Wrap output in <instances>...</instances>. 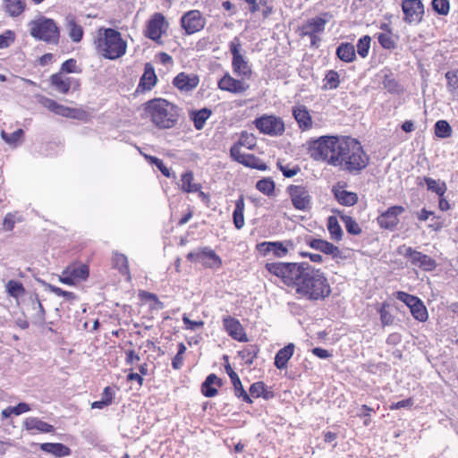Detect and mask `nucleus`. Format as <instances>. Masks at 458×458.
Masks as SVG:
<instances>
[{"instance_id":"f257e3e1","label":"nucleus","mask_w":458,"mask_h":458,"mask_svg":"<svg viewBox=\"0 0 458 458\" xmlns=\"http://www.w3.org/2000/svg\"><path fill=\"white\" fill-rule=\"evenodd\" d=\"M265 268L284 285L294 290L295 294L308 301L327 298L331 288L324 273L307 262H267Z\"/></svg>"},{"instance_id":"f03ea898","label":"nucleus","mask_w":458,"mask_h":458,"mask_svg":"<svg viewBox=\"0 0 458 458\" xmlns=\"http://www.w3.org/2000/svg\"><path fill=\"white\" fill-rule=\"evenodd\" d=\"M144 112L159 129L173 128L180 115L178 106L163 98H155L145 103Z\"/></svg>"},{"instance_id":"7ed1b4c3","label":"nucleus","mask_w":458,"mask_h":458,"mask_svg":"<svg viewBox=\"0 0 458 458\" xmlns=\"http://www.w3.org/2000/svg\"><path fill=\"white\" fill-rule=\"evenodd\" d=\"M94 44L99 55L106 59L115 60L126 53L127 43L119 31L101 28L98 30Z\"/></svg>"},{"instance_id":"20e7f679","label":"nucleus","mask_w":458,"mask_h":458,"mask_svg":"<svg viewBox=\"0 0 458 458\" xmlns=\"http://www.w3.org/2000/svg\"><path fill=\"white\" fill-rule=\"evenodd\" d=\"M347 148L342 157L343 161L338 166L350 173H358L364 169L369 164V157L364 152L360 143L352 138Z\"/></svg>"},{"instance_id":"39448f33","label":"nucleus","mask_w":458,"mask_h":458,"mask_svg":"<svg viewBox=\"0 0 458 458\" xmlns=\"http://www.w3.org/2000/svg\"><path fill=\"white\" fill-rule=\"evenodd\" d=\"M30 34L37 39L47 43L57 44L59 39V29L52 19L41 17L30 23Z\"/></svg>"},{"instance_id":"423d86ee","label":"nucleus","mask_w":458,"mask_h":458,"mask_svg":"<svg viewBox=\"0 0 458 458\" xmlns=\"http://www.w3.org/2000/svg\"><path fill=\"white\" fill-rule=\"evenodd\" d=\"M230 52L233 55L232 67L235 75L249 80L251 77L252 70L246 57L242 54V43L239 38L235 37L229 43Z\"/></svg>"},{"instance_id":"0eeeda50","label":"nucleus","mask_w":458,"mask_h":458,"mask_svg":"<svg viewBox=\"0 0 458 458\" xmlns=\"http://www.w3.org/2000/svg\"><path fill=\"white\" fill-rule=\"evenodd\" d=\"M335 142L336 136H321L307 142L308 150L314 160L327 162L332 148L334 147L339 148Z\"/></svg>"},{"instance_id":"6e6552de","label":"nucleus","mask_w":458,"mask_h":458,"mask_svg":"<svg viewBox=\"0 0 458 458\" xmlns=\"http://www.w3.org/2000/svg\"><path fill=\"white\" fill-rule=\"evenodd\" d=\"M397 253L409 259L414 267L425 271H432L436 268L437 263L431 257L418 251L411 247L403 244L397 248Z\"/></svg>"},{"instance_id":"1a4fd4ad","label":"nucleus","mask_w":458,"mask_h":458,"mask_svg":"<svg viewBox=\"0 0 458 458\" xmlns=\"http://www.w3.org/2000/svg\"><path fill=\"white\" fill-rule=\"evenodd\" d=\"M260 132L269 136H280L284 133V123L280 117L275 115H263L254 122Z\"/></svg>"},{"instance_id":"9d476101","label":"nucleus","mask_w":458,"mask_h":458,"mask_svg":"<svg viewBox=\"0 0 458 458\" xmlns=\"http://www.w3.org/2000/svg\"><path fill=\"white\" fill-rule=\"evenodd\" d=\"M293 206L301 211L311 208L312 197L310 191L302 185H290L287 188Z\"/></svg>"},{"instance_id":"9b49d317","label":"nucleus","mask_w":458,"mask_h":458,"mask_svg":"<svg viewBox=\"0 0 458 458\" xmlns=\"http://www.w3.org/2000/svg\"><path fill=\"white\" fill-rule=\"evenodd\" d=\"M168 23L165 16L160 13H154L147 22L144 35L155 42H160V39L166 32Z\"/></svg>"},{"instance_id":"f8f14e48","label":"nucleus","mask_w":458,"mask_h":458,"mask_svg":"<svg viewBox=\"0 0 458 458\" xmlns=\"http://www.w3.org/2000/svg\"><path fill=\"white\" fill-rule=\"evenodd\" d=\"M396 298L405 303L411 310L413 318L419 321L424 322L428 319V311L421 300L414 295L405 292H397Z\"/></svg>"},{"instance_id":"ddd939ff","label":"nucleus","mask_w":458,"mask_h":458,"mask_svg":"<svg viewBox=\"0 0 458 458\" xmlns=\"http://www.w3.org/2000/svg\"><path fill=\"white\" fill-rule=\"evenodd\" d=\"M181 25L187 35H191L204 29L206 18L199 10H191L182 16Z\"/></svg>"},{"instance_id":"4468645a","label":"nucleus","mask_w":458,"mask_h":458,"mask_svg":"<svg viewBox=\"0 0 458 458\" xmlns=\"http://www.w3.org/2000/svg\"><path fill=\"white\" fill-rule=\"evenodd\" d=\"M294 243L292 240L284 242H264L258 245L259 251L267 254L273 252L275 257L278 259L284 258L289 251L294 250Z\"/></svg>"},{"instance_id":"2eb2a0df","label":"nucleus","mask_w":458,"mask_h":458,"mask_svg":"<svg viewBox=\"0 0 458 458\" xmlns=\"http://www.w3.org/2000/svg\"><path fill=\"white\" fill-rule=\"evenodd\" d=\"M187 259L192 262H199L206 267H218L221 265L219 257L214 250L208 248L188 253Z\"/></svg>"},{"instance_id":"dca6fc26","label":"nucleus","mask_w":458,"mask_h":458,"mask_svg":"<svg viewBox=\"0 0 458 458\" xmlns=\"http://www.w3.org/2000/svg\"><path fill=\"white\" fill-rule=\"evenodd\" d=\"M217 86L221 90L233 94H242L250 88L246 79H235L229 73H225L218 81Z\"/></svg>"},{"instance_id":"f3484780","label":"nucleus","mask_w":458,"mask_h":458,"mask_svg":"<svg viewBox=\"0 0 458 458\" xmlns=\"http://www.w3.org/2000/svg\"><path fill=\"white\" fill-rule=\"evenodd\" d=\"M404 21L408 23L420 22L424 14V6L420 0H404L402 4Z\"/></svg>"},{"instance_id":"a211bd4d","label":"nucleus","mask_w":458,"mask_h":458,"mask_svg":"<svg viewBox=\"0 0 458 458\" xmlns=\"http://www.w3.org/2000/svg\"><path fill=\"white\" fill-rule=\"evenodd\" d=\"M404 212L402 206L390 207L377 217V223L381 228L394 229L399 223V216Z\"/></svg>"},{"instance_id":"6ab92c4d","label":"nucleus","mask_w":458,"mask_h":458,"mask_svg":"<svg viewBox=\"0 0 458 458\" xmlns=\"http://www.w3.org/2000/svg\"><path fill=\"white\" fill-rule=\"evenodd\" d=\"M231 157L237 162L244 165L245 166L257 168L259 170H265L266 165L260 164L259 158L250 154H245L238 149L237 146H232L230 149Z\"/></svg>"},{"instance_id":"aec40b11","label":"nucleus","mask_w":458,"mask_h":458,"mask_svg":"<svg viewBox=\"0 0 458 458\" xmlns=\"http://www.w3.org/2000/svg\"><path fill=\"white\" fill-rule=\"evenodd\" d=\"M351 137L346 136H336V142L335 145L339 146V148L337 147H334L332 148V152L329 154V157L327 158V163L333 166H338L341 165V162L343 161V155H344V151L347 148L349 145V140H351Z\"/></svg>"},{"instance_id":"412c9836","label":"nucleus","mask_w":458,"mask_h":458,"mask_svg":"<svg viewBox=\"0 0 458 458\" xmlns=\"http://www.w3.org/2000/svg\"><path fill=\"white\" fill-rule=\"evenodd\" d=\"M223 325L228 335L239 342H247L248 338L239 320L226 316L223 318Z\"/></svg>"},{"instance_id":"4be33fe9","label":"nucleus","mask_w":458,"mask_h":458,"mask_svg":"<svg viewBox=\"0 0 458 458\" xmlns=\"http://www.w3.org/2000/svg\"><path fill=\"white\" fill-rule=\"evenodd\" d=\"M293 115L301 131H309L313 127L312 117L306 106L302 105L293 106Z\"/></svg>"},{"instance_id":"5701e85b","label":"nucleus","mask_w":458,"mask_h":458,"mask_svg":"<svg viewBox=\"0 0 458 458\" xmlns=\"http://www.w3.org/2000/svg\"><path fill=\"white\" fill-rule=\"evenodd\" d=\"M24 428L32 433H51L55 430L54 426L36 417H29L23 421Z\"/></svg>"},{"instance_id":"b1692460","label":"nucleus","mask_w":458,"mask_h":458,"mask_svg":"<svg viewBox=\"0 0 458 458\" xmlns=\"http://www.w3.org/2000/svg\"><path fill=\"white\" fill-rule=\"evenodd\" d=\"M157 83V75L155 73L154 67L151 64L147 63L144 68V73L142 74L140 83L137 88V91H147L150 90Z\"/></svg>"},{"instance_id":"393cba45","label":"nucleus","mask_w":458,"mask_h":458,"mask_svg":"<svg viewBox=\"0 0 458 458\" xmlns=\"http://www.w3.org/2000/svg\"><path fill=\"white\" fill-rule=\"evenodd\" d=\"M326 23L327 21L320 17L310 19L302 26V34L310 36L311 42L314 43L317 33H320L325 30Z\"/></svg>"},{"instance_id":"a878e982","label":"nucleus","mask_w":458,"mask_h":458,"mask_svg":"<svg viewBox=\"0 0 458 458\" xmlns=\"http://www.w3.org/2000/svg\"><path fill=\"white\" fill-rule=\"evenodd\" d=\"M198 84L199 79L193 74L181 72L174 79V85L180 90L183 91H190L195 89Z\"/></svg>"},{"instance_id":"bb28decb","label":"nucleus","mask_w":458,"mask_h":458,"mask_svg":"<svg viewBox=\"0 0 458 458\" xmlns=\"http://www.w3.org/2000/svg\"><path fill=\"white\" fill-rule=\"evenodd\" d=\"M225 370L228 376L231 378L232 384L233 386L234 394L237 397L242 398V400L246 403H251L252 400L250 395L244 390L242 384L238 377V375L233 370L230 364L225 366Z\"/></svg>"},{"instance_id":"cd10ccee","label":"nucleus","mask_w":458,"mask_h":458,"mask_svg":"<svg viewBox=\"0 0 458 458\" xmlns=\"http://www.w3.org/2000/svg\"><path fill=\"white\" fill-rule=\"evenodd\" d=\"M309 246L316 250L321 251L327 255L338 257L340 250L327 241L322 239H312L308 242Z\"/></svg>"},{"instance_id":"c85d7f7f","label":"nucleus","mask_w":458,"mask_h":458,"mask_svg":"<svg viewBox=\"0 0 458 458\" xmlns=\"http://www.w3.org/2000/svg\"><path fill=\"white\" fill-rule=\"evenodd\" d=\"M40 449L55 458L69 456L72 453L67 445L61 443H43L40 445Z\"/></svg>"},{"instance_id":"c756f323","label":"nucleus","mask_w":458,"mask_h":458,"mask_svg":"<svg viewBox=\"0 0 458 458\" xmlns=\"http://www.w3.org/2000/svg\"><path fill=\"white\" fill-rule=\"evenodd\" d=\"M112 265L123 276H126L127 281L131 280V276L129 269L128 258L124 254L114 252L112 257Z\"/></svg>"},{"instance_id":"7c9ffc66","label":"nucleus","mask_w":458,"mask_h":458,"mask_svg":"<svg viewBox=\"0 0 458 458\" xmlns=\"http://www.w3.org/2000/svg\"><path fill=\"white\" fill-rule=\"evenodd\" d=\"M179 187L183 192L187 193L199 191L201 189L199 183L194 182V176L191 171L185 172L181 175Z\"/></svg>"},{"instance_id":"2f4dec72","label":"nucleus","mask_w":458,"mask_h":458,"mask_svg":"<svg viewBox=\"0 0 458 458\" xmlns=\"http://www.w3.org/2000/svg\"><path fill=\"white\" fill-rule=\"evenodd\" d=\"M293 344H289L279 350L275 357V366L279 369L285 368L288 360L293 357Z\"/></svg>"},{"instance_id":"473e14b6","label":"nucleus","mask_w":458,"mask_h":458,"mask_svg":"<svg viewBox=\"0 0 458 458\" xmlns=\"http://www.w3.org/2000/svg\"><path fill=\"white\" fill-rule=\"evenodd\" d=\"M222 385L221 379L215 374H210L207 377L206 380L201 386L202 394L207 397H213L217 394V390L213 386H220Z\"/></svg>"},{"instance_id":"72a5a7b5","label":"nucleus","mask_w":458,"mask_h":458,"mask_svg":"<svg viewBox=\"0 0 458 458\" xmlns=\"http://www.w3.org/2000/svg\"><path fill=\"white\" fill-rule=\"evenodd\" d=\"M69 37L73 42H80L83 37V29L79 25L73 16L68 15L65 19Z\"/></svg>"},{"instance_id":"f704fd0d","label":"nucleus","mask_w":458,"mask_h":458,"mask_svg":"<svg viewBox=\"0 0 458 458\" xmlns=\"http://www.w3.org/2000/svg\"><path fill=\"white\" fill-rule=\"evenodd\" d=\"M212 112L208 108H202L198 111H191L190 113V118L194 123V127L197 130L203 129L207 120L210 117Z\"/></svg>"},{"instance_id":"c9c22d12","label":"nucleus","mask_w":458,"mask_h":458,"mask_svg":"<svg viewBox=\"0 0 458 458\" xmlns=\"http://www.w3.org/2000/svg\"><path fill=\"white\" fill-rule=\"evenodd\" d=\"M52 85L55 89L61 93H67L71 88V80L69 77L64 76L63 73L53 74L50 78Z\"/></svg>"},{"instance_id":"e433bc0d","label":"nucleus","mask_w":458,"mask_h":458,"mask_svg":"<svg viewBox=\"0 0 458 458\" xmlns=\"http://www.w3.org/2000/svg\"><path fill=\"white\" fill-rule=\"evenodd\" d=\"M244 208H245V203L243 196H241L236 201H235V208L233 213V219L234 226L237 229H241L244 225Z\"/></svg>"},{"instance_id":"4c0bfd02","label":"nucleus","mask_w":458,"mask_h":458,"mask_svg":"<svg viewBox=\"0 0 458 458\" xmlns=\"http://www.w3.org/2000/svg\"><path fill=\"white\" fill-rule=\"evenodd\" d=\"M337 56L344 62H352L355 57V47L350 43H342L336 49Z\"/></svg>"},{"instance_id":"58836bf2","label":"nucleus","mask_w":458,"mask_h":458,"mask_svg":"<svg viewBox=\"0 0 458 458\" xmlns=\"http://www.w3.org/2000/svg\"><path fill=\"white\" fill-rule=\"evenodd\" d=\"M67 273H70L75 282L79 283L89 276V267L84 264H72L67 267Z\"/></svg>"},{"instance_id":"ea45409f","label":"nucleus","mask_w":458,"mask_h":458,"mask_svg":"<svg viewBox=\"0 0 458 458\" xmlns=\"http://www.w3.org/2000/svg\"><path fill=\"white\" fill-rule=\"evenodd\" d=\"M335 195L338 202L342 205L353 206L358 201V196L356 193L344 190L336 191Z\"/></svg>"},{"instance_id":"a19ab883","label":"nucleus","mask_w":458,"mask_h":458,"mask_svg":"<svg viewBox=\"0 0 458 458\" xmlns=\"http://www.w3.org/2000/svg\"><path fill=\"white\" fill-rule=\"evenodd\" d=\"M256 137L252 133L243 131L241 133L239 140L233 146H237L239 150H242V147L252 149L256 146Z\"/></svg>"},{"instance_id":"79ce46f5","label":"nucleus","mask_w":458,"mask_h":458,"mask_svg":"<svg viewBox=\"0 0 458 458\" xmlns=\"http://www.w3.org/2000/svg\"><path fill=\"white\" fill-rule=\"evenodd\" d=\"M377 38L380 46L386 49H393L396 46L395 39L391 30L377 33Z\"/></svg>"},{"instance_id":"37998d69","label":"nucleus","mask_w":458,"mask_h":458,"mask_svg":"<svg viewBox=\"0 0 458 458\" xmlns=\"http://www.w3.org/2000/svg\"><path fill=\"white\" fill-rule=\"evenodd\" d=\"M327 229L333 240L340 241L342 239L343 230L335 216H329L327 222Z\"/></svg>"},{"instance_id":"c03bdc74","label":"nucleus","mask_w":458,"mask_h":458,"mask_svg":"<svg viewBox=\"0 0 458 458\" xmlns=\"http://www.w3.org/2000/svg\"><path fill=\"white\" fill-rule=\"evenodd\" d=\"M6 3V11L11 16H18L25 8L23 0H4Z\"/></svg>"},{"instance_id":"a18cd8bd","label":"nucleus","mask_w":458,"mask_h":458,"mask_svg":"<svg viewBox=\"0 0 458 458\" xmlns=\"http://www.w3.org/2000/svg\"><path fill=\"white\" fill-rule=\"evenodd\" d=\"M425 182L429 191L436 192L439 197H443L447 188L444 182L437 181L435 179L426 177Z\"/></svg>"},{"instance_id":"49530a36","label":"nucleus","mask_w":458,"mask_h":458,"mask_svg":"<svg viewBox=\"0 0 458 458\" xmlns=\"http://www.w3.org/2000/svg\"><path fill=\"white\" fill-rule=\"evenodd\" d=\"M23 130L18 129L11 134L6 133L4 131H1L2 139L10 146L16 147L21 141L23 137Z\"/></svg>"},{"instance_id":"de8ad7c7","label":"nucleus","mask_w":458,"mask_h":458,"mask_svg":"<svg viewBox=\"0 0 458 458\" xmlns=\"http://www.w3.org/2000/svg\"><path fill=\"white\" fill-rule=\"evenodd\" d=\"M143 156L145 159L148 160L150 164L155 165L160 170L163 175H165L167 178H175L174 174L172 173L171 170L164 165L161 159L147 154H143Z\"/></svg>"},{"instance_id":"09e8293b","label":"nucleus","mask_w":458,"mask_h":458,"mask_svg":"<svg viewBox=\"0 0 458 458\" xmlns=\"http://www.w3.org/2000/svg\"><path fill=\"white\" fill-rule=\"evenodd\" d=\"M435 134L438 138H448L452 134V128L446 121L439 120L435 124Z\"/></svg>"},{"instance_id":"8fccbe9b","label":"nucleus","mask_w":458,"mask_h":458,"mask_svg":"<svg viewBox=\"0 0 458 458\" xmlns=\"http://www.w3.org/2000/svg\"><path fill=\"white\" fill-rule=\"evenodd\" d=\"M340 83L339 74L337 72L330 70L324 79V88L326 89H335Z\"/></svg>"},{"instance_id":"3c124183","label":"nucleus","mask_w":458,"mask_h":458,"mask_svg":"<svg viewBox=\"0 0 458 458\" xmlns=\"http://www.w3.org/2000/svg\"><path fill=\"white\" fill-rule=\"evenodd\" d=\"M6 291L12 297L14 298H18L25 293V289L22 284L15 280H10L7 283Z\"/></svg>"},{"instance_id":"603ef678","label":"nucleus","mask_w":458,"mask_h":458,"mask_svg":"<svg viewBox=\"0 0 458 458\" xmlns=\"http://www.w3.org/2000/svg\"><path fill=\"white\" fill-rule=\"evenodd\" d=\"M344 226L346 228V231L353 235H358L361 233V229L358 223L351 216H344L341 217Z\"/></svg>"},{"instance_id":"864d4df0","label":"nucleus","mask_w":458,"mask_h":458,"mask_svg":"<svg viewBox=\"0 0 458 458\" xmlns=\"http://www.w3.org/2000/svg\"><path fill=\"white\" fill-rule=\"evenodd\" d=\"M370 41H371V38L368 35L363 36L362 38H360L358 40V43L356 46L357 52H358L359 55L361 56L362 58H365L368 56L369 50L370 48Z\"/></svg>"},{"instance_id":"5fc2aeb1","label":"nucleus","mask_w":458,"mask_h":458,"mask_svg":"<svg viewBox=\"0 0 458 458\" xmlns=\"http://www.w3.org/2000/svg\"><path fill=\"white\" fill-rule=\"evenodd\" d=\"M445 77L447 81L448 91L454 94L458 90V70L447 72Z\"/></svg>"},{"instance_id":"6e6d98bb","label":"nucleus","mask_w":458,"mask_h":458,"mask_svg":"<svg viewBox=\"0 0 458 458\" xmlns=\"http://www.w3.org/2000/svg\"><path fill=\"white\" fill-rule=\"evenodd\" d=\"M433 10L440 15H447L450 10L448 0H432Z\"/></svg>"},{"instance_id":"4d7b16f0","label":"nucleus","mask_w":458,"mask_h":458,"mask_svg":"<svg viewBox=\"0 0 458 458\" xmlns=\"http://www.w3.org/2000/svg\"><path fill=\"white\" fill-rule=\"evenodd\" d=\"M256 188L260 192L270 195L275 190V183L271 179H262L257 182Z\"/></svg>"},{"instance_id":"13d9d810","label":"nucleus","mask_w":458,"mask_h":458,"mask_svg":"<svg viewBox=\"0 0 458 458\" xmlns=\"http://www.w3.org/2000/svg\"><path fill=\"white\" fill-rule=\"evenodd\" d=\"M277 166L283 174L287 178L293 177L300 171V168L297 165H291L289 164L284 165L281 161L277 163Z\"/></svg>"},{"instance_id":"bf43d9fd","label":"nucleus","mask_w":458,"mask_h":458,"mask_svg":"<svg viewBox=\"0 0 458 458\" xmlns=\"http://www.w3.org/2000/svg\"><path fill=\"white\" fill-rule=\"evenodd\" d=\"M250 397L252 396L254 398H259L263 396L264 398H267L265 395V385L263 382H255L250 387Z\"/></svg>"},{"instance_id":"052dcab7","label":"nucleus","mask_w":458,"mask_h":458,"mask_svg":"<svg viewBox=\"0 0 458 458\" xmlns=\"http://www.w3.org/2000/svg\"><path fill=\"white\" fill-rule=\"evenodd\" d=\"M258 348L255 345H250L246 347L244 350L240 352L242 359L245 360L246 363L251 364L253 362L254 358L257 356Z\"/></svg>"},{"instance_id":"680f3d73","label":"nucleus","mask_w":458,"mask_h":458,"mask_svg":"<svg viewBox=\"0 0 458 458\" xmlns=\"http://www.w3.org/2000/svg\"><path fill=\"white\" fill-rule=\"evenodd\" d=\"M386 305L383 306L379 310L380 321L383 327L391 326L394 321V316L386 309Z\"/></svg>"},{"instance_id":"e2e57ef3","label":"nucleus","mask_w":458,"mask_h":458,"mask_svg":"<svg viewBox=\"0 0 458 458\" xmlns=\"http://www.w3.org/2000/svg\"><path fill=\"white\" fill-rule=\"evenodd\" d=\"M78 112L76 109L58 104L55 114L64 117L76 118Z\"/></svg>"},{"instance_id":"0e129e2a","label":"nucleus","mask_w":458,"mask_h":458,"mask_svg":"<svg viewBox=\"0 0 458 458\" xmlns=\"http://www.w3.org/2000/svg\"><path fill=\"white\" fill-rule=\"evenodd\" d=\"M32 309L36 310L35 318L37 319V322L42 323L45 320V310L43 305L41 304L40 301L36 298L32 301Z\"/></svg>"},{"instance_id":"69168bd1","label":"nucleus","mask_w":458,"mask_h":458,"mask_svg":"<svg viewBox=\"0 0 458 458\" xmlns=\"http://www.w3.org/2000/svg\"><path fill=\"white\" fill-rule=\"evenodd\" d=\"M14 41V34L11 30H7L0 35V48L9 47Z\"/></svg>"},{"instance_id":"338daca9","label":"nucleus","mask_w":458,"mask_h":458,"mask_svg":"<svg viewBox=\"0 0 458 458\" xmlns=\"http://www.w3.org/2000/svg\"><path fill=\"white\" fill-rule=\"evenodd\" d=\"M48 288L52 293H54L57 296H63L67 300H74L75 299V294L72 292L64 291L57 286H54L51 284L48 285Z\"/></svg>"},{"instance_id":"774afa93","label":"nucleus","mask_w":458,"mask_h":458,"mask_svg":"<svg viewBox=\"0 0 458 458\" xmlns=\"http://www.w3.org/2000/svg\"><path fill=\"white\" fill-rule=\"evenodd\" d=\"M39 103L45 107L47 108V110L55 113L56 108H57V106H58V103L56 101H55L54 99H51V98H48L47 97H40L39 98Z\"/></svg>"}]
</instances>
